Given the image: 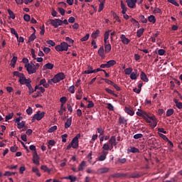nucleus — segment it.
Instances as JSON below:
<instances>
[{"instance_id":"nucleus-26","label":"nucleus","mask_w":182,"mask_h":182,"mask_svg":"<svg viewBox=\"0 0 182 182\" xmlns=\"http://www.w3.org/2000/svg\"><path fill=\"white\" fill-rule=\"evenodd\" d=\"M82 95H83V92H82V90H79L75 95L77 100H80L82 99Z\"/></svg>"},{"instance_id":"nucleus-41","label":"nucleus","mask_w":182,"mask_h":182,"mask_svg":"<svg viewBox=\"0 0 182 182\" xmlns=\"http://www.w3.org/2000/svg\"><path fill=\"white\" fill-rule=\"evenodd\" d=\"M41 170H43V171H46V173H50V169H49V168H48V166L43 165L41 166Z\"/></svg>"},{"instance_id":"nucleus-2","label":"nucleus","mask_w":182,"mask_h":182,"mask_svg":"<svg viewBox=\"0 0 182 182\" xmlns=\"http://www.w3.org/2000/svg\"><path fill=\"white\" fill-rule=\"evenodd\" d=\"M69 44L66 42H63L60 45H58L55 47V50L57 52H63V51H67L69 49Z\"/></svg>"},{"instance_id":"nucleus-9","label":"nucleus","mask_w":182,"mask_h":182,"mask_svg":"<svg viewBox=\"0 0 182 182\" xmlns=\"http://www.w3.org/2000/svg\"><path fill=\"white\" fill-rule=\"evenodd\" d=\"M33 163L37 166H39V156L36 151H34L33 154Z\"/></svg>"},{"instance_id":"nucleus-24","label":"nucleus","mask_w":182,"mask_h":182,"mask_svg":"<svg viewBox=\"0 0 182 182\" xmlns=\"http://www.w3.org/2000/svg\"><path fill=\"white\" fill-rule=\"evenodd\" d=\"M63 112H66V107L63 104H61L60 109L58 111L60 116H63Z\"/></svg>"},{"instance_id":"nucleus-18","label":"nucleus","mask_w":182,"mask_h":182,"mask_svg":"<svg viewBox=\"0 0 182 182\" xmlns=\"http://www.w3.org/2000/svg\"><path fill=\"white\" fill-rule=\"evenodd\" d=\"M70 126H72V117L68 118L66 122L65 123V129H69Z\"/></svg>"},{"instance_id":"nucleus-13","label":"nucleus","mask_w":182,"mask_h":182,"mask_svg":"<svg viewBox=\"0 0 182 182\" xmlns=\"http://www.w3.org/2000/svg\"><path fill=\"white\" fill-rule=\"evenodd\" d=\"M98 55L102 58V59H105V48L103 46H101L98 50Z\"/></svg>"},{"instance_id":"nucleus-64","label":"nucleus","mask_w":182,"mask_h":182,"mask_svg":"<svg viewBox=\"0 0 182 182\" xmlns=\"http://www.w3.org/2000/svg\"><path fill=\"white\" fill-rule=\"evenodd\" d=\"M141 137H143L142 134H136L134 135V139H135L136 140H137V139H141Z\"/></svg>"},{"instance_id":"nucleus-14","label":"nucleus","mask_w":182,"mask_h":182,"mask_svg":"<svg viewBox=\"0 0 182 182\" xmlns=\"http://www.w3.org/2000/svg\"><path fill=\"white\" fill-rule=\"evenodd\" d=\"M126 173H117L111 175V177H112L113 178H120L122 177H126Z\"/></svg>"},{"instance_id":"nucleus-56","label":"nucleus","mask_w":182,"mask_h":182,"mask_svg":"<svg viewBox=\"0 0 182 182\" xmlns=\"http://www.w3.org/2000/svg\"><path fill=\"white\" fill-rule=\"evenodd\" d=\"M110 32H112V30H108L107 31H106L105 33L104 39H109V35Z\"/></svg>"},{"instance_id":"nucleus-31","label":"nucleus","mask_w":182,"mask_h":182,"mask_svg":"<svg viewBox=\"0 0 182 182\" xmlns=\"http://www.w3.org/2000/svg\"><path fill=\"white\" fill-rule=\"evenodd\" d=\"M148 21L151 23H156V17L153 15H151L148 17Z\"/></svg>"},{"instance_id":"nucleus-55","label":"nucleus","mask_w":182,"mask_h":182,"mask_svg":"<svg viewBox=\"0 0 182 182\" xmlns=\"http://www.w3.org/2000/svg\"><path fill=\"white\" fill-rule=\"evenodd\" d=\"M23 19L26 22H29V21H31V16H29V14H25L23 16Z\"/></svg>"},{"instance_id":"nucleus-28","label":"nucleus","mask_w":182,"mask_h":182,"mask_svg":"<svg viewBox=\"0 0 182 182\" xmlns=\"http://www.w3.org/2000/svg\"><path fill=\"white\" fill-rule=\"evenodd\" d=\"M114 65H116V60H111L107 62V65L109 68H112V66H114Z\"/></svg>"},{"instance_id":"nucleus-12","label":"nucleus","mask_w":182,"mask_h":182,"mask_svg":"<svg viewBox=\"0 0 182 182\" xmlns=\"http://www.w3.org/2000/svg\"><path fill=\"white\" fill-rule=\"evenodd\" d=\"M109 144L112 146H117V141H116V136H111L110 139L109 140Z\"/></svg>"},{"instance_id":"nucleus-19","label":"nucleus","mask_w":182,"mask_h":182,"mask_svg":"<svg viewBox=\"0 0 182 182\" xmlns=\"http://www.w3.org/2000/svg\"><path fill=\"white\" fill-rule=\"evenodd\" d=\"M43 86V87L48 88L49 87V84L46 83V79L43 78L41 80L39 86Z\"/></svg>"},{"instance_id":"nucleus-47","label":"nucleus","mask_w":182,"mask_h":182,"mask_svg":"<svg viewBox=\"0 0 182 182\" xmlns=\"http://www.w3.org/2000/svg\"><path fill=\"white\" fill-rule=\"evenodd\" d=\"M89 36H90V35L89 33H87L84 37L80 39L81 42H86V41L89 39Z\"/></svg>"},{"instance_id":"nucleus-30","label":"nucleus","mask_w":182,"mask_h":182,"mask_svg":"<svg viewBox=\"0 0 182 182\" xmlns=\"http://www.w3.org/2000/svg\"><path fill=\"white\" fill-rule=\"evenodd\" d=\"M7 12L10 16V18H11V19H15L16 16H15V13H14V11H12V10L11 9H7Z\"/></svg>"},{"instance_id":"nucleus-59","label":"nucleus","mask_w":182,"mask_h":182,"mask_svg":"<svg viewBox=\"0 0 182 182\" xmlns=\"http://www.w3.org/2000/svg\"><path fill=\"white\" fill-rule=\"evenodd\" d=\"M67 101H68V99L66 98V97H62L60 99V102L62 103V105H65V103H66Z\"/></svg>"},{"instance_id":"nucleus-42","label":"nucleus","mask_w":182,"mask_h":182,"mask_svg":"<svg viewBox=\"0 0 182 182\" xmlns=\"http://www.w3.org/2000/svg\"><path fill=\"white\" fill-rule=\"evenodd\" d=\"M65 178L67 180H70L71 182L76 181V176H73L72 175L65 177Z\"/></svg>"},{"instance_id":"nucleus-62","label":"nucleus","mask_w":182,"mask_h":182,"mask_svg":"<svg viewBox=\"0 0 182 182\" xmlns=\"http://www.w3.org/2000/svg\"><path fill=\"white\" fill-rule=\"evenodd\" d=\"M131 22H132V23H133V25H135V26H137L139 25V21H137L136 19H134L133 18H131Z\"/></svg>"},{"instance_id":"nucleus-40","label":"nucleus","mask_w":182,"mask_h":182,"mask_svg":"<svg viewBox=\"0 0 182 182\" xmlns=\"http://www.w3.org/2000/svg\"><path fill=\"white\" fill-rule=\"evenodd\" d=\"M58 11L62 16H65V13L66 12V11L63 8L58 7Z\"/></svg>"},{"instance_id":"nucleus-49","label":"nucleus","mask_w":182,"mask_h":182,"mask_svg":"<svg viewBox=\"0 0 182 182\" xmlns=\"http://www.w3.org/2000/svg\"><path fill=\"white\" fill-rule=\"evenodd\" d=\"M130 79H132V80H136V79H137V75L136 73L133 72L132 74H130Z\"/></svg>"},{"instance_id":"nucleus-39","label":"nucleus","mask_w":182,"mask_h":182,"mask_svg":"<svg viewBox=\"0 0 182 182\" xmlns=\"http://www.w3.org/2000/svg\"><path fill=\"white\" fill-rule=\"evenodd\" d=\"M33 173H35L38 177H41V174L39 172V168H32Z\"/></svg>"},{"instance_id":"nucleus-27","label":"nucleus","mask_w":182,"mask_h":182,"mask_svg":"<svg viewBox=\"0 0 182 182\" xmlns=\"http://www.w3.org/2000/svg\"><path fill=\"white\" fill-rule=\"evenodd\" d=\"M100 33V31L96 30L95 32L92 33L91 38H92V39H96L97 36H99Z\"/></svg>"},{"instance_id":"nucleus-44","label":"nucleus","mask_w":182,"mask_h":182,"mask_svg":"<svg viewBox=\"0 0 182 182\" xmlns=\"http://www.w3.org/2000/svg\"><path fill=\"white\" fill-rule=\"evenodd\" d=\"M133 73V68H128L125 69V75H131Z\"/></svg>"},{"instance_id":"nucleus-11","label":"nucleus","mask_w":182,"mask_h":182,"mask_svg":"<svg viewBox=\"0 0 182 182\" xmlns=\"http://www.w3.org/2000/svg\"><path fill=\"white\" fill-rule=\"evenodd\" d=\"M18 82L20 85H27L28 83H29V82H32V81L31 80V78L26 79V77H24L23 79H19Z\"/></svg>"},{"instance_id":"nucleus-7","label":"nucleus","mask_w":182,"mask_h":182,"mask_svg":"<svg viewBox=\"0 0 182 182\" xmlns=\"http://www.w3.org/2000/svg\"><path fill=\"white\" fill-rule=\"evenodd\" d=\"M127 6L132 9L136 8V4H137V0H126Z\"/></svg>"},{"instance_id":"nucleus-37","label":"nucleus","mask_w":182,"mask_h":182,"mask_svg":"<svg viewBox=\"0 0 182 182\" xmlns=\"http://www.w3.org/2000/svg\"><path fill=\"white\" fill-rule=\"evenodd\" d=\"M174 114V109H169L166 111V117H170V116H172V114Z\"/></svg>"},{"instance_id":"nucleus-21","label":"nucleus","mask_w":182,"mask_h":182,"mask_svg":"<svg viewBox=\"0 0 182 182\" xmlns=\"http://www.w3.org/2000/svg\"><path fill=\"white\" fill-rule=\"evenodd\" d=\"M31 82H27V85H26L28 89L29 95H32V93H33V87H32V85L31 84Z\"/></svg>"},{"instance_id":"nucleus-4","label":"nucleus","mask_w":182,"mask_h":182,"mask_svg":"<svg viewBox=\"0 0 182 182\" xmlns=\"http://www.w3.org/2000/svg\"><path fill=\"white\" fill-rule=\"evenodd\" d=\"M48 22H50V25L54 28H59V26H62V20L59 18L50 19Z\"/></svg>"},{"instance_id":"nucleus-58","label":"nucleus","mask_w":182,"mask_h":182,"mask_svg":"<svg viewBox=\"0 0 182 182\" xmlns=\"http://www.w3.org/2000/svg\"><path fill=\"white\" fill-rule=\"evenodd\" d=\"M14 117V113L9 114L6 116V122H8V120H11Z\"/></svg>"},{"instance_id":"nucleus-36","label":"nucleus","mask_w":182,"mask_h":182,"mask_svg":"<svg viewBox=\"0 0 182 182\" xmlns=\"http://www.w3.org/2000/svg\"><path fill=\"white\" fill-rule=\"evenodd\" d=\"M139 112H142V117L144 119V120H147V117H149V114L141 109H138Z\"/></svg>"},{"instance_id":"nucleus-23","label":"nucleus","mask_w":182,"mask_h":182,"mask_svg":"<svg viewBox=\"0 0 182 182\" xmlns=\"http://www.w3.org/2000/svg\"><path fill=\"white\" fill-rule=\"evenodd\" d=\"M54 65L50 63H48L46 65H43V69L44 70H46V69H50L51 70L53 68H54Z\"/></svg>"},{"instance_id":"nucleus-60","label":"nucleus","mask_w":182,"mask_h":182,"mask_svg":"<svg viewBox=\"0 0 182 182\" xmlns=\"http://www.w3.org/2000/svg\"><path fill=\"white\" fill-rule=\"evenodd\" d=\"M104 8H105V3H100L99 5L98 12L103 11Z\"/></svg>"},{"instance_id":"nucleus-34","label":"nucleus","mask_w":182,"mask_h":182,"mask_svg":"<svg viewBox=\"0 0 182 182\" xmlns=\"http://www.w3.org/2000/svg\"><path fill=\"white\" fill-rule=\"evenodd\" d=\"M105 92H107V93H109V95H112L115 97H117V95L114 94V91H113L109 88H105Z\"/></svg>"},{"instance_id":"nucleus-57","label":"nucleus","mask_w":182,"mask_h":182,"mask_svg":"<svg viewBox=\"0 0 182 182\" xmlns=\"http://www.w3.org/2000/svg\"><path fill=\"white\" fill-rule=\"evenodd\" d=\"M159 137H161V139H163V140H164L165 141H168V138H167V136L163 134H159Z\"/></svg>"},{"instance_id":"nucleus-61","label":"nucleus","mask_w":182,"mask_h":182,"mask_svg":"<svg viewBox=\"0 0 182 182\" xmlns=\"http://www.w3.org/2000/svg\"><path fill=\"white\" fill-rule=\"evenodd\" d=\"M46 43H48V45H50V46H55L56 45V43L52 40L47 41Z\"/></svg>"},{"instance_id":"nucleus-53","label":"nucleus","mask_w":182,"mask_h":182,"mask_svg":"<svg viewBox=\"0 0 182 182\" xmlns=\"http://www.w3.org/2000/svg\"><path fill=\"white\" fill-rule=\"evenodd\" d=\"M158 54L159 55V56H164V55L166 54V50H164V49H159L158 50Z\"/></svg>"},{"instance_id":"nucleus-35","label":"nucleus","mask_w":182,"mask_h":182,"mask_svg":"<svg viewBox=\"0 0 182 182\" xmlns=\"http://www.w3.org/2000/svg\"><path fill=\"white\" fill-rule=\"evenodd\" d=\"M139 19L142 23H147V18H145L144 16L140 15Z\"/></svg>"},{"instance_id":"nucleus-45","label":"nucleus","mask_w":182,"mask_h":182,"mask_svg":"<svg viewBox=\"0 0 182 182\" xmlns=\"http://www.w3.org/2000/svg\"><path fill=\"white\" fill-rule=\"evenodd\" d=\"M130 178H139L140 177V174L137 173H134L130 175Z\"/></svg>"},{"instance_id":"nucleus-51","label":"nucleus","mask_w":182,"mask_h":182,"mask_svg":"<svg viewBox=\"0 0 182 182\" xmlns=\"http://www.w3.org/2000/svg\"><path fill=\"white\" fill-rule=\"evenodd\" d=\"M168 2L172 4V5H175V6H180V4H178L176 0H168Z\"/></svg>"},{"instance_id":"nucleus-50","label":"nucleus","mask_w":182,"mask_h":182,"mask_svg":"<svg viewBox=\"0 0 182 182\" xmlns=\"http://www.w3.org/2000/svg\"><path fill=\"white\" fill-rule=\"evenodd\" d=\"M110 146H109V144H105L102 146V151H107V150H109Z\"/></svg>"},{"instance_id":"nucleus-38","label":"nucleus","mask_w":182,"mask_h":182,"mask_svg":"<svg viewBox=\"0 0 182 182\" xmlns=\"http://www.w3.org/2000/svg\"><path fill=\"white\" fill-rule=\"evenodd\" d=\"M36 39V35H35V33H33L31 36L28 38V42H33L34 40Z\"/></svg>"},{"instance_id":"nucleus-63","label":"nucleus","mask_w":182,"mask_h":182,"mask_svg":"<svg viewBox=\"0 0 182 182\" xmlns=\"http://www.w3.org/2000/svg\"><path fill=\"white\" fill-rule=\"evenodd\" d=\"M68 92L73 94L75 93V85H71L68 89Z\"/></svg>"},{"instance_id":"nucleus-54","label":"nucleus","mask_w":182,"mask_h":182,"mask_svg":"<svg viewBox=\"0 0 182 182\" xmlns=\"http://www.w3.org/2000/svg\"><path fill=\"white\" fill-rule=\"evenodd\" d=\"M117 161H118V163H119V164H124V163H126V161H127V159L125 158L118 159Z\"/></svg>"},{"instance_id":"nucleus-6","label":"nucleus","mask_w":182,"mask_h":182,"mask_svg":"<svg viewBox=\"0 0 182 182\" xmlns=\"http://www.w3.org/2000/svg\"><path fill=\"white\" fill-rule=\"evenodd\" d=\"M65 77H66L63 73H59L53 77L55 83H59V82H60V80H63Z\"/></svg>"},{"instance_id":"nucleus-25","label":"nucleus","mask_w":182,"mask_h":182,"mask_svg":"<svg viewBox=\"0 0 182 182\" xmlns=\"http://www.w3.org/2000/svg\"><path fill=\"white\" fill-rule=\"evenodd\" d=\"M125 112L127 113V114H129V116H134V112H133V110L130 108H129V107H125Z\"/></svg>"},{"instance_id":"nucleus-15","label":"nucleus","mask_w":182,"mask_h":182,"mask_svg":"<svg viewBox=\"0 0 182 182\" xmlns=\"http://www.w3.org/2000/svg\"><path fill=\"white\" fill-rule=\"evenodd\" d=\"M140 77H141V80H143V82H149V78L147 77V75L143 71L141 72Z\"/></svg>"},{"instance_id":"nucleus-32","label":"nucleus","mask_w":182,"mask_h":182,"mask_svg":"<svg viewBox=\"0 0 182 182\" xmlns=\"http://www.w3.org/2000/svg\"><path fill=\"white\" fill-rule=\"evenodd\" d=\"M173 102L176 103V106L178 109H182V102H179L177 99H173Z\"/></svg>"},{"instance_id":"nucleus-52","label":"nucleus","mask_w":182,"mask_h":182,"mask_svg":"<svg viewBox=\"0 0 182 182\" xmlns=\"http://www.w3.org/2000/svg\"><path fill=\"white\" fill-rule=\"evenodd\" d=\"M58 129V127L56 125L51 127L49 129H48V133H53V132H55V130Z\"/></svg>"},{"instance_id":"nucleus-43","label":"nucleus","mask_w":182,"mask_h":182,"mask_svg":"<svg viewBox=\"0 0 182 182\" xmlns=\"http://www.w3.org/2000/svg\"><path fill=\"white\" fill-rule=\"evenodd\" d=\"M97 133L100 134V136H103L105 134V129L102 127H99L97 129Z\"/></svg>"},{"instance_id":"nucleus-33","label":"nucleus","mask_w":182,"mask_h":182,"mask_svg":"<svg viewBox=\"0 0 182 182\" xmlns=\"http://www.w3.org/2000/svg\"><path fill=\"white\" fill-rule=\"evenodd\" d=\"M119 124H126V123H127V120H126L124 117H119Z\"/></svg>"},{"instance_id":"nucleus-5","label":"nucleus","mask_w":182,"mask_h":182,"mask_svg":"<svg viewBox=\"0 0 182 182\" xmlns=\"http://www.w3.org/2000/svg\"><path fill=\"white\" fill-rule=\"evenodd\" d=\"M45 117V112H41L38 111L36 114L33 117V120H37L39 122V120H42Z\"/></svg>"},{"instance_id":"nucleus-46","label":"nucleus","mask_w":182,"mask_h":182,"mask_svg":"<svg viewBox=\"0 0 182 182\" xmlns=\"http://www.w3.org/2000/svg\"><path fill=\"white\" fill-rule=\"evenodd\" d=\"M17 125L18 129H23L25 127V122L22 121L21 122L18 123Z\"/></svg>"},{"instance_id":"nucleus-16","label":"nucleus","mask_w":182,"mask_h":182,"mask_svg":"<svg viewBox=\"0 0 182 182\" xmlns=\"http://www.w3.org/2000/svg\"><path fill=\"white\" fill-rule=\"evenodd\" d=\"M128 153H140V150L136 147L131 146L130 149H127Z\"/></svg>"},{"instance_id":"nucleus-10","label":"nucleus","mask_w":182,"mask_h":182,"mask_svg":"<svg viewBox=\"0 0 182 182\" xmlns=\"http://www.w3.org/2000/svg\"><path fill=\"white\" fill-rule=\"evenodd\" d=\"M120 39L124 45H129V43H130V40L126 38V36L124 34L121 35Z\"/></svg>"},{"instance_id":"nucleus-8","label":"nucleus","mask_w":182,"mask_h":182,"mask_svg":"<svg viewBox=\"0 0 182 182\" xmlns=\"http://www.w3.org/2000/svg\"><path fill=\"white\" fill-rule=\"evenodd\" d=\"M102 154L100 155L97 160L98 161H105V160H106L107 154H109V152L107 151H102Z\"/></svg>"},{"instance_id":"nucleus-3","label":"nucleus","mask_w":182,"mask_h":182,"mask_svg":"<svg viewBox=\"0 0 182 182\" xmlns=\"http://www.w3.org/2000/svg\"><path fill=\"white\" fill-rule=\"evenodd\" d=\"M24 67L26 68V70L28 75H33V73H36V68H35V64L33 63H30L25 64Z\"/></svg>"},{"instance_id":"nucleus-17","label":"nucleus","mask_w":182,"mask_h":182,"mask_svg":"<svg viewBox=\"0 0 182 182\" xmlns=\"http://www.w3.org/2000/svg\"><path fill=\"white\" fill-rule=\"evenodd\" d=\"M86 167V161H82L79 166H78V171H83L85 170V168Z\"/></svg>"},{"instance_id":"nucleus-20","label":"nucleus","mask_w":182,"mask_h":182,"mask_svg":"<svg viewBox=\"0 0 182 182\" xmlns=\"http://www.w3.org/2000/svg\"><path fill=\"white\" fill-rule=\"evenodd\" d=\"M107 172H109V168L107 167L101 168L97 170L98 174H103Z\"/></svg>"},{"instance_id":"nucleus-48","label":"nucleus","mask_w":182,"mask_h":182,"mask_svg":"<svg viewBox=\"0 0 182 182\" xmlns=\"http://www.w3.org/2000/svg\"><path fill=\"white\" fill-rule=\"evenodd\" d=\"M107 109H109L111 112H113V110H114V107L113 106V105H112L110 103H107Z\"/></svg>"},{"instance_id":"nucleus-22","label":"nucleus","mask_w":182,"mask_h":182,"mask_svg":"<svg viewBox=\"0 0 182 182\" xmlns=\"http://www.w3.org/2000/svg\"><path fill=\"white\" fill-rule=\"evenodd\" d=\"M112 50V45L110 43L105 44V53H109Z\"/></svg>"},{"instance_id":"nucleus-1","label":"nucleus","mask_w":182,"mask_h":182,"mask_svg":"<svg viewBox=\"0 0 182 182\" xmlns=\"http://www.w3.org/2000/svg\"><path fill=\"white\" fill-rule=\"evenodd\" d=\"M79 139H80V134H77L71 141L67 146V150H70V149H77L79 147Z\"/></svg>"},{"instance_id":"nucleus-29","label":"nucleus","mask_w":182,"mask_h":182,"mask_svg":"<svg viewBox=\"0 0 182 182\" xmlns=\"http://www.w3.org/2000/svg\"><path fill=\"white\" fill-rule=\"evenodd\" d=\"M144 33V28H139L136 31L137 38H141V35Z\"/></svg>"}]
</instances>
